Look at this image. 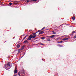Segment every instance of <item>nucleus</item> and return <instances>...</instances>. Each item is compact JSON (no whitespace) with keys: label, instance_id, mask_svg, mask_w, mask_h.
<instances>
[{"label":"nucleus","instance_id":"nucleus-22","mask_svg":"<svg viewBox=\"0 0 76 76\" xmlns=\"http://www.w3.org/2000/svg\"><path fill=\"white\" fill-rule=\"evenodd\" d=\"M40 44H41V45H44V44L42 43H41Z\"/></svg>","mask_w":76,"mask_h":76},{"label":"nucleus","instance_id":"nucleus-8","mask_svg":"<svg viewBox=\"0 0 76 76\" xmlns=\"http://www.w3.org/2000/svg\"><path fill=\"white\" fill-rule=\"evenodd\" d=\"M17 72H18V71H17V70H15L14 73H17Z\"/></svg>","mask_w":76,"mask_h":76},{"label":"nucleus","instance_id":"nucleus-9","mask_svg":"<svg viewBox=\"0 0 76 76\" xmlns=\"http://www.w3.org/2000/svg\"><path fill=\"white\" fill-rule=\"evenodd\" d=\"M28 42V40H25L23 42V43H26Z\"/></svg>","mask_w":76,"mask_h":76},{"label":"nucleus","instance_id":"nucleus-2","mask_svg":"<svg viewBox=\"0 0 76 76\" xmlns=\"http://www.w3.org/2000/svg\"><path fill=\"white\" fill-rule=\"evenodd\" d=\"M7 66L9 67V68H8V69H10L11 68V66H10V62H8L7 63Z\"/></svg>","mask_w":76,"mask_h":76},{"label":"nucleus","instance_id":"nucleus-18","mask_svg":"<svg viewBox=\"0 0 76 76\" xmlns=\"http://www.w3.org/2000/svg\"><path fill=\"white\" fill-rule=\"evenodd\" d=\"M41 39H45V37H42L41 38Z\"/></svg>","mask_w":76,"mask_h":76},{"label":"nucleus","instance_id":"nucleus-14","mask_svg":"<svg viewBox=\"0 0 76 76\" xmlns=\"http://www.w3.org/2000/svg\"><path fill=\"white\" fill-rule=\"evenodd\" d=\"M26 37H27V35H26L25 36V37L23 38V39H25Z\"/></svg>","mask_w":76,"mask_h":76},{"label":"nucleus","instance_id":"nucleus-34","mask_svg":"<svg viewBox=\"0 0 76 76\" xmlns=\"http://www.w3.org/2000/svg\"><path fill=\"white\" fill-rule=\"evenodd\" d=\"M42 60H43V59H42Z\"/></svg>","mask_w":76,"mask_h":76},{"label":"nucleus","instance_id":"nucleus-33","mask_svg":"<svg viewBox=\"0 0 76 76\" xmlns=\"http://www.w3.org/2000/svg\"><path fill=\"white\" fill-rule=\"evenodd\" d=\"M61 37H60V38H61Z\"/></svg>","mask_w":76,"mask_h":76},{"label":"nucleus","instance_id":"nucleus-10","mask_svg":"<svg viewBox=\"0 0 76 76\" xmlns=\"http://www.w3.org/2000/svg\"><path fill=\"white\" fill-rule=\"evenodd\" d=\"M20 47V45H17V47L18 48H19V47Z\"/></svg>","mask_w":76,"mask_h":76},{"label":"nucleus","instance_id":"nucleus-24","mask_svg":"<svg viewBox=\"0 0 76 76\" xmlns=\"http://www.w3.org/2000/svg\"><path fill=\"white\" fill-rule=\"evenodd\" d=\"M31 1H37V0H31Z\"/></svg>","mask_w":76,"mask_h":76},{"label":"nucleus","instance_id":"nucleus-17","mask_svg":"<svg viewBox=\"0 0 76 76\" xmlns=\"http://www.w3.org/2000/svg\"><path fill=\"white\" fill-rule=\"evenodd\" d=\"M62 42H63V41H61V42H58V43H62Z\"/></svg>","mask_w":76,"mask_h":76},{"label":"nucleus","instance_id":"nucleus-13","mask_svg":"<svg viewBox=\"0 0 76 76\" xmlns=\"http://www.w3.org/2000/svg\"><path fill=\"white\" fill-rule=\"evenodd\" d=\"M20 51H21L20 49L18 50V53H20Z\"/></svg>","mask_w":76,"mask_h":76},{"label":"nucleus","instance_id":"nucleus-12","mask_svg":"<svg viewBox=\"0 0 76 76\" xmlns=\"http://www.w3.org/2000/svg\"><path fill=\"white\" fill-rule=\"evenodd\" d=\"M24 46H23V47H22L21 50H23L24 49Z\"/></svg>","mask_w":76,"mask_h":76},{"label":"nucleus","instance_id":"nucleus-21","mask_svg":"<svg viewBox=\"0 0 76 76\" xmlns=\"http://www.w3.org/2000/svg\"><path fill=\"white\" fill-rule=\"evenodd\" d=\"M9 4L10 5H12V2H10L9 3Z\"/></svg>","mask_w":76,"mask_h":76},{"label":"nucleus","instance_id":"nucleus-30","mask_svg":"<svg viewBox=\"0 0 76 76\" xmlns=\"http://www.w3.org/2000/svg\"><path fill=\"white\" fill-rule=\"evenodd\" d=\"M18 2L16 1V3H18Z\"/></svg>","mask_w":76,"mask_h":76},{"label":"nucleus","instance_id":"nucleus-31","mask_svg":"<svg viewBox=\"0 0 76 76\" xmlns=\"http://www.w3.org/2000/svg\"><path fill=\"white\" fill-rule=\"evenodd\" d=\"M27 1V2H29V1Z\"/></svg>","mask_w":76,"mask_h":76},{"label":"nucleus","instance_id":"nucleus-32","mask_svg":"<svg viewBox=\"0 0 76 76\" xmlns=\"http://www.w3.org/2000/svg\"><path fill=\"white\" fill-rule=\"evenodd\" d=\"M75 36L76 37V34L75 35Z\"/></svg>","mask_w":76,"mask_h":76},{"label":"nucleus","instance_id":"nucleus-5","mask_svg":"<svg viewBox=\"0 0 76 76\" xmlns=\"http://www.w3.org/2000/svg\"><path fill=\"white\" fill-rule=\"evenodd\" d=\"M67 39H69L68 38H64L62 39V40L63 41H66L67 40Z\"/></svg>","mask_w":76,"mask_h":76},{"label":"nucleus","instance_id":"nucleus-27","mask_svg":"<svg viewBox=\"0 0 76 76\" xmlns=\"http://www.w3.org/2000/svg\"><path fill=\"white\" fill-rule=\"evenodd\" d=\"M76 38V37L75 36L74 37V38Z\"/></svg>","mask_w":76,"mask_h":76},{"label":"nucleus","instance_id":"nucleus-19","mask_svg":"<svg viewBox=\"0 0 76 76\" xmlns=\"http://www.w3.org/2000/svg\"><path fill=\"white\" fill-rule=\"evenodd\" d=\"M45 27H44L43 28H42L41 29V30H43V29H45Z\"/></svg>","mask_w":76,"mask_h":76},{"label":"nucleus","instance_id":"nucleus-26","mask_svg":"<svg viewBox=\"0 0 76 76\" xmlns=\"http://www.w3.org/2000/svg\"><path fill=\"white\" fill-rule=\"evenodd\" d=\"M75 32H75V31H73V32H72V33H75Z\"/></svg>","mask_w":76,"mask_h":76},{"label":"nucleus","instance_id":"nucleus-11","mask_svg":"<svg viewBox=\"0 0 76 76\" xmlns=\"http://www.w3.org/2000/svg\"><path fill=\"white\" fill-rule=\"evenodd\" d=\"M58 46H59V47H63V45H58Z\"/></svg>","mask_w":76,"mask_h":76},{"label":"nucleus","instance_id":"nucleus-6","mask_svg":"<svg viewBox=\"0 0 76 76\" xmlns=\"http://www.w3.org/2000/svg\"><path fill=\"white\" fill-rule=\"evenodd\" d=\"M50 37L51 38H54L55 37V36L54 35H52Z\"/></svg>","mask_w":76,"mask_h":76},{"label":"nucleus","instance_id":"nucleus-29","mask_svg":"<svg viewBox=\"0 0 76 76\" xmlns=\"http://www.w3.org/2000/svg\"><path fill=\"white\" fill-rule=\"evenodd\" d=\"M14 76H17V75H14Z\"/></svg>","mask_w":76,"mask_h":76},{"label":"nucleus","instance_id":"nucleus-25","mask_svg":"<svg viewBox=\"0 0 76 76\" xmlns=\"http://www.w3.org/2000/svg\"><path fill=\"white\" fill-rule=\"evenodd\" d=\"M23 74H25V70H23Z\"/></svg>","mask_w":76,"mask_h":76},{"label":"nucleus","instance_id":"nucleus-15","mask_svg":"<svg viewBox=\"0 0 76 76\" xmlns=\"http://www.w3.org/2000/svg\"><path fill=\"white\" fill-rule=\"evenodd\" d=\"M72 19H73V20H75V17H74L72 18Z\"/></svg>","mask_w":76,"mask_h":76},{"label":"nucleus","instance_id":"nucleus-16","mask_svg":"<svg viewBox=\"0 0 76 76\" xmlns=\"http://www.w3.org/2000/svg\"><path fill=\"white\" fill-rule=\"evenodd\" d=\"M52 32H53V34H56V33L55 32H54L53 31H52Z\"/></svg>","mask_w":76,"mask_h":76},{"label":"nucleus","instance_id":"nucleus-3","mask_svg":"<svg viewBox=\"0 0 76 76\" xmlns=\"http://www.w3.org/2000/svg\"><path fill=\"white\" fill-rule=\"evenodd\" d=\"M31 38H32V37L31 36V35H30L29 37L27 39V40H31Z\"/></svg>","mask_w":76,"mask_h":76},{"label":"nucleus","instance_id":"nucleus-1","mask_svg":"<svg viewBox=\"0 0 76 76\" xmlns=\"http://www.w3.org/2000/svg\"><path fill=\"white\" fill-rule=\"evenodd\" d=\"M39 32V30H38L37 32L33 34L32 35H31V38H35L36 37V36H37L36 34H37V32Z\"/></svg>","mask_w":76,"mask_h":76},{"label":"nucleus","instance_id":"nucleus-4","mask_svg":"<svg viewBox=\"0 0 76 76\" xmlns=\"http://www.w3.org/2000/svg\"><path fill=\"white\" fill-rule=\"evenodd\" d=\"M4 68H7V69H8V68H9V66H7V64L5 65L4 66Z\"/></svg>","mask_w":76,"mask_h":76},{"label":"nucleus","instance_id":"nucleus-23","mask_svg":"<svg viewBox=\"0 0 76 76\" xmlns=\"http://www.w3.org/2000/svg\"><path fill=\"white\" fill-rule=\"evenodd\" d=\"M47 41H51V40H50V39H48Z\"/></svg>","mask_w":76,"mask_h":76},{"label":"nucleus","instance_id":"nucleus-20","mask_svg":"<svg viewBox=\"0 0 76 76\" xmlns=\"http://www.w3.org/2000/svg\"><path fill=\"white\" fill-rule=\"evenodd\" d=\"M17 70V67L15 66V70Z\"/></svg>","mask_w":76,"mask_h":76},{"label":"nucleus","instance_id":"nucleus-28","mask_svg":"<svg viewBox=\"0 0 76 76\" xmlns=\"http://www.w3.org/2000/svg\"><path fill=\"white\" fill-rule=\"evenodd\" d=\"M59 39V38H57V40H58V39Z\"/></svg>","mask_w":76,"mask_h":76},{"label":"nucleus","instance_id":"nucleus-7","mask_svg":"<svg viewBox=\"0 0 76 76\" xmlns=\"http://www.w3.org/2000/svg\"><path fill=\"white\" fill-rule=\"evenodd\" d=\"M43 33H44V31H40L39 32V34H42Z\"/></svg>","mask_w":76,"mask_h":76}]
</instances>
